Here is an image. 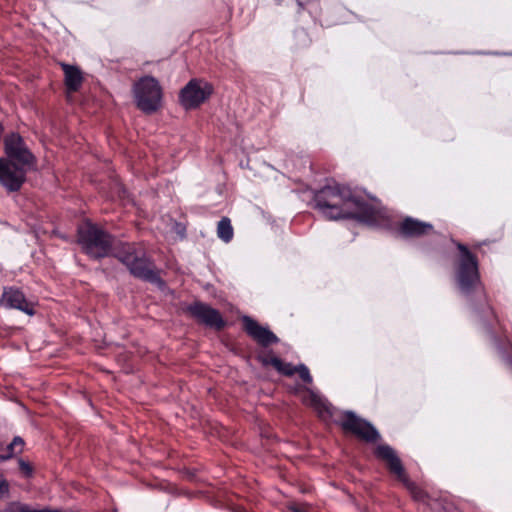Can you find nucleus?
<instances>
[{
  "label": "nucleus",
  "mask_w": 512,
  "mask_h": 512,
  "mask_svg": "<svg viewBox=\"0 0 512 512\" xmlns=\"http://www.w3.org/2000/svg\"><path fill=\"white\" fill-rule=\"evenodd\" d=\"M316 208L327 218H364L369 215V206L345 186L331 185L315 195Z\"/></svg>",
  "instance_id": "f257e3e1"
},
{
  "label": "nucleus",
  "mask_w": 512,
  "mask_h": 512,
  "mask_svg": "<svg viewBox=\"0 0 512 512\" xmlns=\"http://www.w3.org/2000/svg\"><path fill=\"white\" fill-rule=\"evenodd\" d=\"M133 94L137 107L145 112L157 111L162 103V88L157 79L145 76L133 85Z\"/></svg>",
  "instance_id": "f03ea898"
},
{
  "label": "nucleus",
  "mask_w": 512,
  "mask_h": 512,
  "mask_svg": "<svg viewBox=\"0 0 512 512\" xmlns=\"http://www.w3.org/2000/svg\"><path fill=\"white\" fill-rule=\"evenodd\" d=\"M79 243L83 250L93 258L106 256L111 248L110 236L90 223L79 228Z\"/></svg>",
  "instance_id": "7ed1b4c3"
},
{
  "label": "nucleus",
  "mask_w": 512,
  "mask_h": 512,
  "mask_svg": "<svg viewBox=\"0 0 512 512\" xmlns=\"http://www.w3.org/2000/svg\"><path fill=\"white\" fill-rule=\"evenodd\" d=\"M457 248L461 252V258L457 271V282L463 293H469L479 282L478 262L467 247L458 243Z\"/></svg>",
  "instance_id": "20e7f679"
},
{
  "label": "nucleus",
  "mask_w": 512,
  "mask_h": 512,
  "mask_svg": "<svg viewBox=\"0 0 512 512\" xmlns=\"http://www.w3.org/2000/svg\"><path fill=\"white\" fill-rule=\"evenodd\" d=\"M117 258L129 269L131 274L136 277L151 280L154 274L150 264L142 253H138L132 245H124L118 252Z\"/></svg>",
  "instance_id": "39448f33"
},
{
  "label": "nucleus",
  "mask_w": 512,
  "mask_h": 512,
  "mask_svg": "<svg viewBox=\"0 0 512 512\" xmlns=\"http://www.w3.org/2000/svg\"><path fill=\"white\" fill-rule=\"evenodd\" d=\"M213 93L210 83L193 79L180 92V103L186 109H195L205 102Z\"/></svg>",
  "instance_id": "423d86ee"
},
{
  "label": "nucleus",
  "mask_w": 512,
  "mask_h": 512,
  "mask_svg": "<svg viewBox=\"0 0 512 512\" xmlns=\"http://www.w3.org/2000/svg\"><path fill=\"white\" fill-rule=\"evenodd\" d=\"M376 455L387 462L390 470L407 486L415 499L423 500L424 493L418 489L414 483L408 480L400 459L391 447L387 445L378 446L376 449Z\"/></svg>",
  "instance_id": "0eeeda50"
},
{
  "label": "nucleus",
  "mask_w": 512,
  "mask_h": 512,
  "mask_svg": "<svg viewBox=\"0 0 512 512\" xmlns=\"http://www.w3.org/2000/svg\"><path fill=\"white\" fill-rule=\"evenodd\" d=\"M339 423L345 431L351 432L365 441H375L379 436L372 425L352 412L343 413Z\"/></svg>",
  "instance_id": "6e6552de"
},
{
  "label": "nucleus",
  "mask_w": 512,
  "mask_h": 512,
  "mask_svg": "<svg viewBox=\"0 0 512 512\" xmlns=\"http://www.w3.org/2000/svg\"><path fill=\"white\" fill-rule=\"evenodd\" d=\"M28 167L16 166L7 159H0V184L13 192L21 188Z\"/></svg>",
  "instance_id": "1a4fd4ad"
},
{
  "label": "nucleus",
  "mask_w": 512,
  "mask_h": 512,
  "mask_svg": "<svg viewBox=\"0 0 512 512\" xmlns=\"http://www.w3.org/2000/svg\"><path fill=\"white\" fill-rule=\"evenodd\" d=\"M5 151L9 161H17L20 165L31 167L34 165V156L25 146L18 134H11L5 138Z\"/></svg>",
  "instance_id": "9d476101"
},
{
  "label": "nucleus",
  "mask_w": 512,
  "mask_h": 512,
  "mask_svg": "<svg viewBox=\"0 0 512 512\" xmlns=\"http://www.w3.org/2000/svg\"><path fill=\"white\" fill-rule=\"evenodd\" d=\"M188 311L199 322L204 323L207 326L214 327L216 329H221L224 326V321L220 313L206 304L194 303L189 306Z\"/></svg>",
  "instance_id": "9b49d317"
},
{
  "label": "nucleus",
  "mask_w": 512,
  "mask_h": 512,
  "mask_svg": "<svg viewBox=\"0 0 512 512\" xmlns=\"http://www.w3.org/2000/svg\"><path fill=\"white\" fill-rule=\"evenodd\" d=\"M1 304L8 308L21 310L28 315H33L35 313L33 304L28 302L24 294L15 288H8L4 290L1 298Z\"/></svg>",
  "instance_id": "f8f14e48"
},
{
  "label": "nucleus",
  "mask_w": 512,
  "mask_h": 512,
  "mask_svg": "<svg viewBox=\"0 0 512 512\" xmlns=\"http://www.w3.org/2000/svg\"><path fill=\"white\" fill-rule=\"evenodd\" d=\"M246 332L262 345L276 343L278 338L268 328L260 326L255 320L248 316L242 318Z\"/></svg>",
  "instance_id": "ddd939ff"
},
{
  "label": "nucleus",
  "mask_w": 512,
  "mask_h": 512,
  "mask_svg": "<svg viewBox=\"0 0 512 512\" xmlns=\"http://www.w3.org/2000/svg\"><path fill=\"white\" fill-rule=\"evenodd\" d=\"M400 229L405 236L419 237L431 233L433 226L430 223L408 217L403 220Z\"/></svg>",
  "instance_id": "4468645a"
},
{
  "label": "nucleus",
  "mask_w": 512,
  "mask_h": 512,
  "mask_svg": "<svg viewBox=\"0 0 512 512\" xmlns=\"http://www.w3.org/2000/svg\"><path fill=\"white\" fill-rule=\"evenodd\" d=\"M64 72V82L68 92H76L82 85L83 74L79 67L60 63Z\"/></svg>",
  "instance_id": "2eb2a0df"
},
{
  "label": "nucleus",
  "mask_w": 512,
  "mask_h": 512,
  "mask_svg": "<svg viewBox=\"0 0 512 512\" xmlns=\"http://www.w3.org/2000/svg\"><path fill=\"white\" fill-rule=\"evenodd\" d=\"M233 235L234 231L230 219L223 217L217 225V236L225 243H228L232 240Z\"/></svg>",
  "instance_id": "dca6fc26"
},
{
  "label": "nucleus",
  "mask_w": 512,
  "mask_h": 512,
  "mask_svg": "<svg viewBox=\"0 0 512 512\" xmlns=\"http://www.w3.org/2000/svg\"><path fill=\"white\" fill-rule=\"evenodd\" d=\"M264 362L265 364L272 365L278 372L283 375L292 376L294 373H296V366H293L290 363H285L277 357H271L266 359Z\"/></svg>",
  "instance_id": "f3484780"
},
{
  "label": "nucleus",
  "mask_w": 512,
  "mask_h": 512,
  "mask_svg": "<svg viewBox=\"0 0 512 512\" xmlns=\"http://www.w3.org/2000/svg\"><path fill=\"white\" fill-rule=\"evenodd\" d=\"M0 512H36V509L20 501H11Z\"/></svg>",
  "instance_id": "a211bd4d"
},
{
  "label": "nucleus",
  "mask_w": 512,
  "mask_h": 512,
  "mask_svg": "<svg viewBox=\"0 0 512 512\" xmlns=\"http://www.w3.org/2000/svg\"><path fill=\"white\" fill-rule=\"evenodd\" d=\"M305 404L310 405L318 409L322 405L320 397L311 390H307V396L303 397Z\"/></svg>",
  "instance_id": "6ab92c4d"
},
{
  "label": "nucleus",
  "mask_w": 512,
  "mask_h": 512,
  "mask_svg": "<svg viewBox=\"0 0 512 512\" xmlns=\"http://www.w3.org/2000/svg\"><path fill=\"white\" fill-rule=\"evenodd\" d=\"M296 373L299 374L300 378L307 384L312 383V376L310 375L309 369L304 365L300 364L296 366Z\"/></svg>",
  "instance_id": "aec40b11"
},
{
  "label": "nucleus",
  "mask_w": 512,
  "mask_h": 512,
  "mask_svg": "<svg viewBox=\"0 0 512 512\" xmlns=\"http://www.w3.org/2000/svg\"><path fill=\"white\" fill-rule=\"evenodd\" d=\"M18 453L16 446H12V442L6 447L5 452L0 455L3 460L11 458L14 454Z\"/></svg>",
  "instance_id": "412c9836"
},
{
  "label": "nucleus",
  "mask_w": 512,
  "mask_h": 512,
  "mask_svg": "<svg viewBox=\"0 0 512 512\" xmlns=\"http://www.w3.org/2000/svg\"><path fill=\"white\" fill-rule=\"evenodd\" d=\"M9 492V485L7 483V481L0 476V498H4L5 496H7Z\"/></svg>",
  "instance_id": "4be33fe9"
},
{
  "label": "nucleus",
  "mask_w": 512,
  "mask_h": 512,
  "mask_svg": "<svg viewBox=\"0 0 512 512\" xmlns=\"http://www.w3.org/2000/svg\"><path fill=\"white\" fill-rule=\"evenodd\" d=\"M19 467H20L21 471L24 472L26 475H30L32 473V468L29 465V463H27L23 460L19 461Z\"/></svg>",
  "instance_id": "5701e85b"
},
{
  "label": "nucleus",
  "mask_w": 512,
  "mask_h": 512,
  "mask_svg": "<svg viewBox=\"0 0 512 512\" xmlns=\"http://www.w3.org/2000/svg\"><path fill=\"white\" fill-rule=\"evenodd\" d=\"M12 446H16L17 452H21L23 450L24 441L21 437H15L12 441Z\"/></svg>",
  "instance_id": "b1692460"
},
{
  "label": "nucleus",
  "mask_w": 512,
  "mask_h": 512,
  "mask_svg": "<svg viewBox=\"0 0 512 512\" xmlns=\"http://www.w3.org/2000/svg\"><path fill=\"white\" fill-rule=\"evenodd\" d=\"M292 510H293V512H303V511H301V510H300V509H298V508H292Z\"/></svg>",
  "instance_id": "393cba45"
},
{
  "label": "nucleus",
  "mask_w": 512,
  "mask_h": 512,
  "mask_svg": "<svg viewBox=\"0 0 512 512\" xmlns=\"http://www.w3.org/2000/svg\"><path fill=\"white\" fill-rule=\"evenodd\" d=\"M2 130H3V128H2V126L0 125V134L2 133Z\"/></svg>",
  "instance_id": "a878e982"
}]
</instances>
